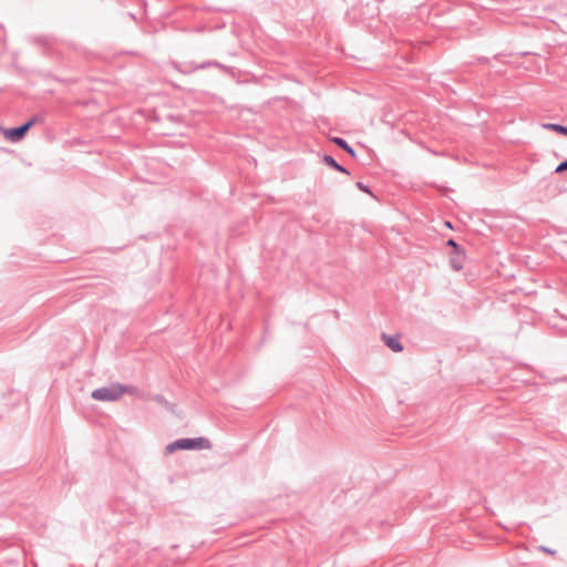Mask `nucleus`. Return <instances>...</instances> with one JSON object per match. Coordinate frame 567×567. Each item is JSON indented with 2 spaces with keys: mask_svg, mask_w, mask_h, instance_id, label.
<instances>
[{
  "mask_svg": "<svg viewBox=\"0 0 567 567\" xmlns=\"http://www.w3.org/2000/svg\"><path fill=\"white\" fill-rule=\"evenodd\" d=\"M91 396L96 401H117L121 399L120 383H113L109 386L95 389L92 391Z\"/></svg>",
  "mask_w": 567,
  "mask_h": 567,
  "instance_id": "obj_3",
  "label": "nucleus"
},
{
  "mask_svg": "<svg viewBox=\"0 0 567 567\" xmlns=\"http://www.w3.org/2000/svg\"><path fill=\"white\" fill-rule=\"evenodd\" d=\"M155 400L159 403L166 402L165 399L162 395H156Z\"/></svg>",
  "mask_w": 567,
  "mask_h": 567,
  "instance_id": "obj_15",
  "label": "nucleus"
},
{
  "mask_svg": "<svg viewBox=\"0 0 567 567\" xmlns=\"http://www.w3.org/2000/svg\"><path fill=\"white\" fill-rule=\"evenodd\" d=\"M42 121L43 118L41 116L34 115L20 126L4 130V137L13 143L20 142L34 124Z\"/></svg>",
  "mask_w": 567,
  "mask_h": 567,
  "instance_id": "obj_2",
  "label": "nucleus"
},
{
  "mask_svg": "<svg viewBox=\"0 0 567 567\" xmlns=\"http://www.w3.org/2000/svg\"><path fill=\"white\" fill-rule=\"evenodd\" d=\"M331 142L339 146L340 148H342L343 151H346L351 157H355V151L353 150L352 146L349 145V143L344 138L336 136L331 138Z\"/></svg>",
  "mask_w": 567,
  "mask_h": 567,
  "instance_id": "obj_9",
  "label": "nucleus"
},
{
  "mask_svg": "<svg viewBox=\"0 0 567 567\" xmlns=\"http://www.w3.org/2000/svg\"><path fill=\"white\" fill-rule=\"evenodd\" d=\"M566 171H567V158L556 166L554 173L555 174H561V173H564Z\"/></svg>",
  "mask_w": 567,
  "mask_h": 567,
  "instance_id": "obj_12",
  "label": "nucleus"
},
{
  "mask_svg": "<svg viewBox=\"0 0 567 567\" xmlns=\"http://www.w3.org/2000/svg\"><path fill=\"white\" fill-rule=\"evenodd\" d=\"M539 550L544 551V553H547V554H550V555H554L556 551L546 547V546H539Z\"/></svg>",
  "mask_w": 567,
  "mask_h": 567,
  "instance_id": "obj_14",
  "label": "nucleus"
},
{
  "mask_svg": "<svg viewBox=\"0 0 567 567\" xmlns=\"http://www.w3.org/2000/svg\"><path fill=\"white\" fill-rule=\"evenodd\" d=\"M357 187H358L360 190H362V192H364V193H367V194L372 195V192H371V189H370L369 185H365V184H363L362 182H358V183H357Z\"/></svg>",
  "mask_w": 567,
  "mask_h": 567,
  "instance_id": "obj_13",
  "label": "nucleus"
},
{
  "mask_svg": "<svg viewBox=\"0 0 567 567\" xmlns=\"http://www.w3.org/2000/svg\"><path fill=\"white\" fill-rule=\"evenodd\" d=\"M209 66L223 68V65L220 63H218L217 61H206V62H203L200 64L189 63L188 66L185 70H182L181 68L176 66V70H178L179 72L186 74V73L194 72L196 70L207 69Z\"/></svg>",
  "mask_w": 567,
  "mask_h": 567,
  "instance_id": "obj_6",
  "label": "nucleus"
},
{
  "mask_svg": "<svg viewBox=\"0 0 567 567\" xmlns=\"http://www.w3.org/2000/svg\"><path fill=\"white\" fill-rule=\"evenodd\" d=\"M210 442L205 437L178 439L166 445V453L171 454L178 450H204L209 449Z\"/></svg>",
  "mask_w": 567,
  "mask_h": 567,
  "instance_id": "obj_1",
  "label": "nucleus"
},
{
  "mask_svg": "<svg viewBox=\"0 0 567 567\" xmlns=\"http://www.w3.org/2000/svg\"><path fill=\"white\" fill-rule=\"evenodd\" d=\"M449 247H452L453 251L450 257V266L455 271H461L464 267L465 251L464 249L453 239L450 238L446 241Z\"/></svg>",
  "mask_w": 567,
  "mask_h": 567,
  "instance_id": "obj_4",
  "label": "nucleus"
},
{
  "mask_svg": "<svg viewBox=\"0 0 567 567\" xmlns=\"http://www.w3.org/2000/svg\"><path fill=\"white\" fill-rule=\"evenodd\" d=\"M121 396L125 393L137 396L140 390L134 385H125L120 383Z\"/></svg>",
  "mask_w": 567,
  "mask_h": 567,
  "instance_id": "obj_11",
  "label": "nucleus"
},
{
  "mask_svg": "<svg viewBox=\"0 0 567 567\" xmlns=\"http://www.w3.org/2000/svg\"><path fill=\"white\" fill-rule=\"evenodd\" d=\"M382 339L393 352H401L403 350V346L401 344L399 337L382 333Z\"/></svg>",
  "mask_w": 567,
  "mask_h": 567,
  "instance_id": "obj_7",
  "label": "nucleus"
},
{
  "mask_svg": "<svg viewBox=\"0 0 567 567\" xmlns=\"http://www.w3.org/2000/svg\"><path fill=\"white\" fill-rule=\"evenodd\" d=\"M322 162L328 165L329 167L340 172V173H343V174H350L349 171L343 167L342 165H340L331 155H323L322 157Z\"/></svg>",
  "mask_w": 567,
  "mask_h": 567,
  "instance_id": "obj_8",
  "label": "nucleus"
},
{
  "mask_svg": "<svg viewBox=\"0 0 567 567\" xmlns=\"http://www.w3.org/2000/svg\"><path fill=\"white\" fill-rule=\"evenodd\" d=\"M30 41L33 44L44 49H51L56 42L55 38L49 34L32 35L30 37Z\"/></svg>",
  "mask_w": 567,
  "mask_h": 567,
  "instance_id": "obj_5",
  "label": "nucleus"
},
{
  "mask_svg": "<svg viewBox=\"0 0 567 567\" xmlns=\"http://www.w3.org/2000/svg\"><path fill=\"white\" fill-rule=\"evenodd\" d=\"M543 127L567 136V126H565V125L556 124V123H545V124H543Z\"/></svg>",
  "mask_w": 567,
  "mask_h": 567,
  "instance_id": "obj_10",
  "label": "nucleus"
}]
</instances>
